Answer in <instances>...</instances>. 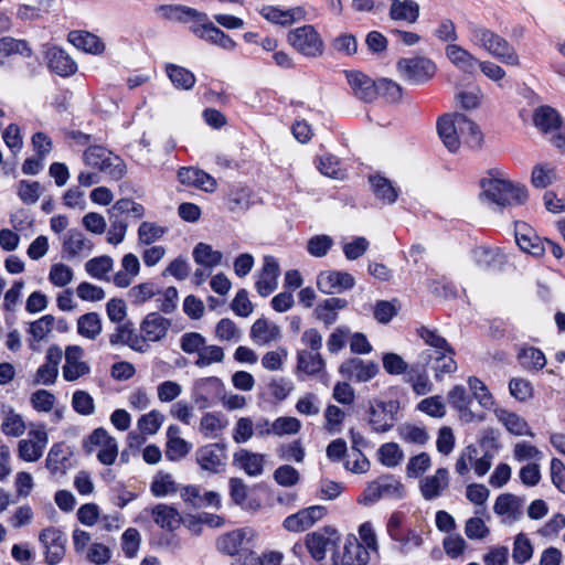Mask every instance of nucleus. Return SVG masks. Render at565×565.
<instances>
[{"mask_svg":"<svg viewBox=\"0 0 565 565\" xmlns=\"http://www.w3.org/2000/svg\"><path fill=\"white\" fill-rule=\"evenodd\" d=\"M157 12L160 17L170 21L190 22V31L201 40L218 45L224 50H233L235 47V42L222 30L209 22L205 13L199 12L193 8L181 4H166L160 6Z\"/></svg>","mask_w":565,"mask_h":565,"instance_id":"obj_1","label":"nucleus"},{"mask_svg":"<svg viewBox=\"0 0 565 565\" xmlns=\"http://www.w3.org/2000/svg\"><path fill=\"white\" fill-rule=\"evenodd\" d=\"M438 135L450 152H456L461 140L471 145L480 146L482 135L478 126L463 114H446L437 121Z\"/></svg>","mask_w":565,"mask_h":565,"instance_id":"obj_2","label":"nucleus"},{"mask_svg":"<svg viewBox=\"0 0 565 565\" xmlns=\"http://www.w3.org/2000/svg\"><path fill=\"white\" fill-rule=\"evenodd\" d=\"M481 198L499 207L523 205L529 199L524 184L504 179L501 174L489 173L480 180Z\"/></svg>","mask_w":565,"mask_h":565,"instance_id":"obj_3","label":"nucleus"},{"mask_svg":"<svg viewBox=\"0 0 565 565\" xmlns=\"http://www.w3.org/2000/svg\"><path fill=\"white\" fill-rule=\"evenodd\" d=\"M470 41L487 51L491 56L503 64L519 66L520 58L515 49L501 35L493 31L479 26H470Z\"/></svg>","mask_w":565,"mask_h":565,"instance_id":"obj_4","label":"nucleus"},{"mask_svg":"<svg viewBox=\"0 0 565 565\" xmlns=\"http://www.w3.org/2000/svg\"><path fill=\"white\" fill-rule=\"evenodd\" d=\"M83 449L86 454H96L98 461L110 466L118 457V443L109 433L98 427L94 429L84 440Z\"/></svg>","mask_w":565,"mask_h":565,"instance_id":"obj_5","label":"nucleus"},{"mask_svg":"<svg viewBox=\"0 0 565 565\" xmlns=\"http://www.w3.org/2000/svg\"><path fill=\"white\" fill-rule=\"evenodd\" d=\"M84 162L107 173L111 179L119 180L126 173V166L122 160L113 156L110 151L100 146H93L85 150L83 154Z\"/></svg>","mask_w":565,"mask_h":565,"instance_id":"obj_6","label":"nucleus"},{"mask_svg":"<svg viewBox=\"0 0 565 565\" xmlns=\"http://www.w3.org/2000/svg\"><path fill=\"white\" fill-rule=\"evenodd\" d=\"M289 44L308 57H318L323 53V41L312 25H303L288 33Z\"/></svg>","mask_w":565,"mask_h":565,"instance_id":"obj_7","label":"nucleus"},{"mask_svg":"<svg viewBox=\"0 0 565 565\" xmlns=\"http://www.w3.org/2000/svg\"><path fill=\"white\" fill-rule=\"evenodd\" d=\"M39 542L47 565L60 564L66 552L67 537L65 533L55 526H47L39 533Z\"/></svg>","mask_w":565,"mask_h":565,"instance_id":"obj_8","label":"nucleus"},{"mask_svg":"<svg viewBox=\"0 0 565 565\" xmlns=\"http://www.w3.org/2000/svg\"><path fill=\"white\" fill-rule=\"evenodd\" d=\"M399 409L397 401L374 399L369 407V425L375 433H386L393 428L397 418L396 414Z\"/></svg>","mask_w":565,"mask_h":565,"instance_id":"obj_9","label":"nucleus"},{"mask_svg":"<svg viewBox=\"0 0 565 565\" xmlns=\"http://www.w3.org/2000/svg\"><path fill=\"white\" fill-rule=\"evenodd\" d=\"M404 495V486L392 475H383L370 482L363 491V501L374 503L382 498L401 499Z\"/></svg>","mask_w":565,"mask_h":565,"instance_id":"obj_10","label":"nucleus"},{"mask_svg":"<svg viewBox=\"0 0 565 565\" xmlns=\"http://www.w3.org/2000/svg\"><path fill=\"white\" fill-rule=\"evenodd\" d=\"M397 70L401 76L411 83L423 84L436 73L435 63L427 57L401 58L397 62Z\"/></svg>","mask_w":565,"mask_h":565,"instance_id":"obj_11","label":"nucleus"},{"mask_svg":"<svg viewBox=\"0 0 565 565\" xmlns=\"http://www.w3.org/2000/svg\"><path fill=\"white\" fill-rule=\"evenodd\" d=\"M49 443V435L44 426L30 429L28 438L18 443V457L25 462H36L43 456Z\"/></svg>","mask_w":565,"mask_h":565,"instance_id":"obj_12","label":"nucleus"},{"mask_svg":"<svg viewBox=\"0 0 565 565\" xmlns=\"http://www.w3.org/2000/svg\"><path fill=\"white\" fill-rule=\"evenodd\" d=\"M195 461L204 471L211 473L223 472L227 461L226 445L213 443L199 447L195 451Z\"/></svg>","mask_w":565,"mask_h":565,"instance_id":"obj_13","label":"nucleus"},{"mask_svg":"<svg viewBox=\"0 0 565 565\" xmlns=\"http://www.w3.org/2000/svg\"><path fill=\"white\" fill-rule=\"evenodd\" d=\"M224 384L216 376L203 377L195 381L192 398L200 408H205L223 396Z\"/></svg>","mask_w":565,"mask_h":565,"instance_id":"obj_14","label":"nucleus"},{"mask_svg":"<svg viewBox=\"0 0 565 565\" xmlns=\"http://www.w3.org/2000/svg\"><path fill=\"white\" fill-rule=\"evenodd\" d=\"M327 514V509L322 505H311L288 515L282 526L285 530L294 533L303 532L313 526Z\"/></svg>","mask_w":565,"mask_h":565,"instance_id":"obj_15","label":"nucleus"},{"mask_svg":"<svg viewBox=\"0 0 565 565\" xmlns=\"http://www.w3.org/2000/svg\"><path fill=\"white\" fill-rule=\"evenodd\" d=\"M354 285V277L347 271L324 270L317 277V287L326 295L341 294L352 289Z\"/></svg>","mask_w":565,"mask_h":565,"instance_id":"obj_16","label":"nucleus"},{"mask_svg":"<svg viewBox=\"0 0 565 565\" xmlns=\"http://www.w3.org/2000/svg\"><path fill=\"white\" fill-rule=\"evenodd\" d=\"M254 536L255 532L250 527L236 529L218 536L216 548L222 554L234 556L244 551Z\"/></svg>","mask_w":565,"mask_h":565,"instance_id":"obj_17","label":"nucleus"},{"mask_svg":"<svg viewBox=\"0 0 565 565\" xmlns=\"http://www.w3.org/2000/svg\"><path fill=\"white\" fill-rule=\"evenodd\" d=\"M339 373L348 380L364 383L375 377L379 373V365L373 361L351 358L339 366Z\"/></svg>","mask_w":565,"mask_h":565,"instance_id":"obj_18","label":"nucleus"},{"mask_svg":"<svg viewBox=\"0 0 565 565\" xmlns=\"http://www.w3.org/2000/svg\"><path fill=\"white\" fill-rule=\"evenodd\" d=\"M339 539L338 531L332 527H324L308 533L306 535L308 552L313 559L322 561L326 557L328 548L337 545Z\"/></svg>","mask_w":565,"mask_h":565,"instance_id":"obj_19","label":"nucleus"},{"mask_svg":"<svg viewBox=\"0 0 565 565\" xmlns=\"http://www.w3.org/2000/svg\"><path fill=\"white\" fill-rule=\"evenodd\" d=\"M63 352L57 344L47 348L45 362L40 365L34 376V384L53 385L58 375V365L62 361Z\"/></svg>","mask_w":565,"mask_h":565,"instance_id":"obj_20","label":"nucleus"},{"mask_svg":"<svg viewBox=\"0 0 565 565\" xmlns=\"http://www.w3.org/2000/svg\"><path fill=\"white\" fill-rule=\"evenodd\" d=\"M109 342L113 345H127L139 353H146L150 349V344L146 343L142 333L137 332L131 322L119 324L115 332L110 334Z\"/></svg>","mask_w":565,"mask_h":565,"instance_id":"obj_21","label":"nucleus"},{"mask_svg":"<svg viewBox=\"0 0 565 565\" xmlns=\"http://www.w3.org/2000/svg\"><path fill=\"white\" fill-rule=\"evenodd\" d=\"M72 451L70 447L63 443L54 444L47 452L45 467L50 471L52 478H63L67 470L72 468Z\"/></svg>","mask_w":565,"mask_h":565,"instance_id":"obj_22","label":"nucleus"},{"mask_svg":"<svg viewBox=\"0 0 565 565\" xmlns=\"http://www.w3.org/2000/svg\"><path fill=\"white\" fill-rule=\"evenodd\" d=\"M279 265L274 256L267 255L263 259V267L257 274L255 287L262 297H267L278 286Z\"/></svg>","mask_w":565,"mask_h":565,"instance_id":"obj_23","label":"nucleus"},{"mask_svg":"<svg viewBox=\"0 0 565 565\" xmlns=\"http://www.w3.org/2000/svg\"><path fill=\"white\" fill-rule=\"evenodd\" d=\"M455 351L451 348V352L431 353V350H424L419 354L420 362L431 363V370L434 371L435 379L443 381L444 375L451 374L457 371V362L454 359Z\"/></svg>","mask_w":565,"mask_h":565,"instance_id":"obj_24","label":"nucleus"},{"mask_svg":"<svg viewBox=\"0 0 565 565\" xmlns=\"http://www.w3.org/2000/svg\"><path fill=\"white\" fill-rule=\"evenodd\" d=\"M83 349L78 345H68L65 349V364L63 365V377L67 382H74L89 373V365L82 360Z\"/></svg>","mask_w":565,"mask_h":565,"instance_id":"obj_25","label":"nucleus"},{"mask_svg":"<svg viewBox=\"0 0 565 565\" xmlns=\"http://www.w3.org/2000/svg\"><path fill=\"white\" fill-rule=\"evenodd\" d=\"M171 328V320L158 312L148 313L140 323V332L146 343L159 342L166 338Z\"/></svg>","mask_w":565,"mask_h":565,"instance_id":"obj_26","label":"nucleus"},{"mask_svg":"<svg viewBox=\"0 0 565 565\" xmlns=\"http://www.w3.org/2000/svg\"><path fill=\"white\" fill-rule=\"evenodd\" d=\"M353 95L363 102H373L377 97L376 82L360 71L344 72Z\"/></svg>","mask_w":565,"mask_h":565,"instance_id":"obj_27","label":"nucleus"},{"mask_svg":"<svg viewBox=\"0 0 565 565\" xmlns=\"http://www.w3.org/2000/svg\"><path fill=\"white\" fill-rule=\"evenodd\" d=\"M449 487V471L446 468H438L434 475L426 476L419 481L422 497L431 501L444 494Z\"/></svg>","mask_w":565,"mask_h":565,"instance_id":"obj_28","label":"nucleus"},{"mask_svg":"<svg viewBox=\"0 0 565 565\" xmlns=\"http://www.w3.org/2000/svg\"><path fill=\"white\" fill-rule=\"evenodd\" d=\"M515 242L523 252L535 257L542 256L546 250L545 239L539 237L534 230L525 223H516Z\"/></svg>","mask_w":565,"mask_h":565,"instance_id":"obj_29","label":"nucleus"},{"mask_svg":"<svg viewBox=\"0 0 565 565\" xmlns=\"http://www.w3.org/2000/svg\"><path fill=\"white\" fill-rule=\"evenodd\" d=\"M522 500L511 493L500 494L494 502L493 511L504 523L512 524L523 514Z\"/></svg>","mask_w":565,"mask_h":565,"instance_id":"obj_30","label":"nucleus"},{"mask_svg":"<svg viewBox=\"0 0 565 565\" xmlns=\"http://www.w3.org/2000/svg\"><path fill=\"white\" fill-rule=\"evenodd\" d=\"M265 455L241 448L233 455V466L243 470L249 477H258L263 473Z\"/></svg>","mask_w":565,"mask_h":565,"instance_id":"obj_31","label":"nucleus"},{"mask_svg":"<svg viewBox=\"0 0 565 565\" xmlns=\"http://www.w3.org/2000/svg\"><path fill=\"white\" fill-rule=\"evenodd\" d=\"M45 58L49 68L60 76H71L77 71L75 61L60 47L53 46L47 49Z\"/></svg>","mask_w":565,"mask_h":565,"instance_id":"obj_32","label":"nucleus"},{"mask_svg":"<svg viewBox=\"0 0 565 565\" xmlns=\"http://www.w3.org/2000/svg\"><path fill=\"white\" fill-rule=\"evenodd\" d=\"M373 553L359 543V539L348 535L340 563L335 565H366Z\"/></svg>","mask_w":565,"mask_h":565,"instance_id":"obj_33","label":"nucleus"},{"mask_svg":"<svg viewBox=\"0 0 565 565\" xmlns=\"http://www.w3.org/2000/svg\"><path fill=\"white\" fill-rule=\"evenodd\" d=\"M493 412L498 422L501 423L510 434L514 436L534 437V433L531 430L527 422L516 413L502 407H497Z\"/></svg>","mask_w":565,"mask_h":565,"instance_id":"obj_34","label":"nucleus"},{"mask_svg":"<svg viewBox=\"0 0 565 565\" xmlns=\"http://www.w3.org/2000/svg\"><path fill=\"white\" fill-rule=\"evenodd\" d=\"M1 433L8 437L19 438L24 435L26 424L21 414L11 406L3 405L0 411Z\"/></svg>","mask_w":565,"mask_h":565,"instance_id":"obj_35","label":"nucleus"},{"mask_svg":"<svg viewBox=\"0 0 565 565\" xmlns=\"http://www.w3.org/2000/svg\"><path fill=\"white\" fill-rule=\"evenodd\" d=\"M228 425L227 419L222 413H204L199 423V433L207 439H216L222 436Z\"/></svg>","mask_w":565,"mask_h":565,"instance_id":"obj_36","label":"nucleus"},{"mask_svg":"<svg viewBox=\"0 0 565 565\" xmlns=\"http://www.w3.org/2000/svg\"><path fill=\"white\" fill-rule=\"evenodd\" d=\"M280 337V328L265 318L257 319L250 328V338L258 345L269 344L279 340Z\"/></svg>","mask_w":565,"mask_h":565,"instance_id":"obj_37","label":"nucleus"},{"mask_svg":"<svg viewBox=\"0 0 565 565\" xmlns=\"http://www.w3.org/2000/svg\"><path fill=\"white\" fill-rule=\"evenodd\" d=\"M92 249L93 243L77 230H71L64 236L63 253L67 255V258H75L84 254L87 255Z\"/></svg>","mask_w":565,"mask_h":565,"instance_id":"obj_38","label":"nucleus"},{"mask_svg":"<svg viewBox=\"0 0 565 565\" xmlns=\"http://www.w3.org/2000/svg\"><path fill=\"white\" fill-rule=\"evenodd\" d=\"M260 15L267 21L281 25H289L303 17L301 8L282 10L274 6H264L259 10Z\"/></svg>","mask_w":565,"mask_h":565,"instance_id":"obj_39","label":"nucleus"},{"mask_svg":"<svg viewBox=\"0 0 565 565\" xmlns=\"http://www.w3.org/2000/svg\"><path fill=\"white\" fill-rule=\"evenodd\" d=\"M140 273V263L138 257L132 254H126L121 259V269L113 278L115 286L119 288L128 287Z\"/></svg>","mask_w":565,"mask_h":565,"instance_id":"obj_40","label":"nucleus"},{"mask_svg":"<svg viewBox=\"0 0 565 565\" xmlns=\"http://www.w3.org/2000/svg\"><path fill=\"white\" fill-rule=\"evenodd\" d=\"M348 306V301L343 298L331 297L324 299L315 308L316 318L326 326H331L338 319V312Z\"/></svg>","mask_w":565,"mask_h":565,"instance_id":"obj_41","label":"nucleus"},{"mask_svg":"<svg viewBox=\"0 0 565 565\" xmlns=\"http://www.w3.org/2000/svg\"><path fill=\"white\" fill-rule=\"evenodd\" d=\"M326 362L321 354L316 351L300 350L297 353L296 373H305L313 376L323 371Z\"/></svg>","mask_w":565,"mask_h":565,"instance_id":"obj_42","label":"nucleus"},{"mask_svg":"<svg viewBox=\"0 0 565 565\" xmlns=\"http://www.w3.org/2000/svg\"><path fill=\"white\" fill-rule=\"evenodd\" d=\"M446 56L456 67L465 73L472 74L477 68L478 60L459 45H447Z\"/></svg>","mask_w":565,"mask_h":565,"instance_id":"obj_43","label":"nucleus"},{"mask_svg":"<svg viewBox=\"0 0 565 565\" xmlns=\"http://www.w3.org/2000/svg\"><path fill=\"white\" fill-rule=\"evenodd\" d=\"M390 17L392 20L412 24L419 17V6L413 0H393L390 7Z\"/></svg>","mask_w":565,"mask_h":565,"instance_id":"obj_44","label":"nucleus"},{"mask_svg":"<svg viewBox=\"0 0 565 565\" xmlns=\"http://www.w3.org/2000/svg\"><path fill=\"white\" fill-rule=\"evenodd\" d=\"M534 125L544 134L554 132L562 122L558 111L550 106H541L533 115Z\"/></svg>","mask_w":565,"mask_h":565,"instance_id":"obj_45","label":"nucleus"},{"mask_svg":"<svg viewBox=\"0 0 565 565\" xmlns=\"http://www.w3.org/2000/svg\"><path fill=\"white\" fill-rule=\"evenodd\" d=\"M558 180L556 167L548 162L537 163L531 173V184L536 189H546Z\"/></svg>","mask_w":565,"mask_h":565,"instance_id":"obj_46","label":"nucleus"},{"mask_svg":"<svg viewBox=\"0 0 565 565\" xmlns=\"http://www.w3.org/2000/svg\"><path fill=\"white\" fill-rule=\"evenodd\" d=\"M70 42L87 53L99 54L105 45L98 36L86 31H73L68 34Z\"/></svg>","mask_w":565,"mask_h":565,"instance_id":"obj_47","label":"nucleus"},{"mask_svg":"<svg viewBox=\"0 0 565 565\" xmlns=\"http://www.w3.org/2000/svg\"><path fill=\"white\" fill-rule=\"evenodd\" d=\"M168 232V227L156 222L143 221L137 230V243L139 246H150L160 241Z\"/></svg>","mask_w":565,"mask_h":565,"instance_id":"obj_48","label":"nucleus"},{"mask_svg":"<svg viewBox=\"0 0 565 565\" xmlns=\"http://www.w3.org/2000/svg\"><path fill=\"white\" fill-rule=\"evenodd\" d=\"M194 262L205 268H213L221 264L223 254L220 250H215L211 245L205 243H199L193 249Z\"/></svg>","mask_w":565,"mask_h":565,"instance_id":"obj_49","label":"nucleus"},{"mask_svg":"<svg viewBox=\"0 0 565 565\" xmlns=\"http://www.w3.org/2000/svg\"><path fill=\"white\" fill-rule=\"evenodd\" d=\"M153 521L162 529L174 530L180 524L179 512L167 504H157L152 509Z\"/></svg>","mask_w":565,"mask_h":565,"instance_id":"obj_50","label":"nucleus"},{"mask_svg":"<svg viewBox=\"0 0 565 565\" xmlns=\"http://www.w3.org/2000/svg\"><path fill=\"white\" fill-rule=\"evenodd\" d=\"M253 193L247 188H234L227 195V207L231 212L241 213L247 211L254 203Z\"/></svg>","mask_w":565,"mask_h":565,"instance_id":"obj_51","label":"nucleus"},{"mask_svg":"<svg viewBox=\"0 0 565 565\" xmlns=\"http://www.w3.org/2000/svg\"><path fill=\"white\" fill-rule=\"evenodd\" d=\"M55 318L52 315H45L29 324L28 332L31 335L30 348L35 350L33 342L43 341L52 331Z\"/></svg>","mask_w":565,"mask_h":565,"instance_id":"obj_52","label":"nucleus"},{"mask_svg":"<svg viewBox=\"0 0 565 565\" xmlns=\"http://www.w3.org/2000/svg\"><path fill=\"white\" fill-rule=\"evenodd\" d=\"M518 359L521 365L527 371H540L546 365L544 353L534 347L520 349Z\"/></svg>","mask_w":565,"mask_h":565,"instance_id":"obj_53","label":"nucleus"},{"mask_svg":"<svg viewBox=\"0 0 565 565\" xmlns=\"http://www.w3.org/2000/svg\"><path fill=\"white\" fill-rule=\"evenodd\" d=\"M77 332L83 338L95 340L102 332V321L97 312H88L77 320Z\"/></svg>","mask_w":565,"mask_h":565,"instance_id":"obj_54","label":"nucleus"},{"mask_svg":"<svg viewBox=\"0 0 565 565\" xmlns=\"http://www.w3.org/2000/svg\"><path fill=\"white\" fill-rule=\"evenodd\" d=\"M113 267L114 260L107 255L94 257L85 264L87 274L98 280H109L108 274L111 271Z\"/></svg>","mask_w":565,"mask_h":565,"instance_id":"obj_55","label":"nucleus"},{"mask_svg":"<svg viewBox=\"0 0 565 565\" xmlns=\"http://www.w3.org/2000/svg\"><path fill=\"white\" fill-rule=\"evenodd\" d=\"M377 459L383 466L394 468L404 459V451L396 443H385L377 450Z\"/></svg>","mask_w":565,"mask_h":565,"instance_id":"obj_56","label":"nucleus"},{"mask_svg":"<svg viewBox=\"0 0 565 565\" xmlns=\"http://www.w3.org/2000/svg\"><path fill=\"white\" fill-rule=\"evenodd\" d=\"M166 72L177 88L191 89L195 84L194 74L182 66L168 64Z\"/></svg>","mask_w":565,"mask_h":565,"instance_id":"obj_57","label":"nucleus"},{"mask_svg":"<svg viewBox=\"0 0 565 565\" xmlns=\"http://www.w3.org/2000/svg\"><path fill=\"white\" fill-rule=\"evenodd\" d=\"M406 381L412 385L416 395H426L433 391V383L427 373L417 366H413L407 371Z\"/></svg>","mask_w":565,"mask_h":565,"instance_id":"obj_58","label":"nucleus"},{"mask_svg":"<svg viewBox=\"0 0 565 565\" xmlns=\"http://www.w3.org/2000/svg\"><path fill=\"white\" fill-rule=\"evenodd\" d=\"M370 182L373 192L379 200H382L387 204H392L396 201L398 195L397 190L387 179L380 175H374L370 178Z\"/></svg>","mask_w":565,"mask_h":565,"instance_id":"obj_59","label":"nucleus"},{"mask_svg":"<svg viewBox=\"0 0 565 565\" xmlns=\"http://www.w3.org/2000/svg\"><path fill=\"white\" fill-rule=\"evenodd\" d=\"M480 513L481 511L477 509L476 515L469 518L465 523V534L469 540L481 541L490 534V529L486 521L478 515Z\"/></svg>","mask_w":565,"mask_h":565,"instance_id":"obj_60","label":"nucleus"},{"mask_svg":"<svg viewBox=\"0 0 565 565\" xmlns=\"http://www.w3.org/2000/svg\"><path fill=\"white\" fill-rule=\"evenodd\" d=\"M468 385L473 394V397L478 401L480 406L486 409L493 408L495 402L493 395L488 390L487 385L478 377L470 376L468 379Z\"/></svg>","mask_w":565,"mask_h":565,"instance_id":"obj_61","label":"nucleus"},{"mask_svg":"<svg viewBox=\"0 0 565 565\" xmlns=\"http://www.w3.org/2000/svg\"><path fill=\"white\" fill-rule=\"evenodd\" d=\"M419 337L424 340V342L429 347L428 350H431V353H440V352H451V347L447 342V340L441 337L436 330H431L426 327H422L418 329Z\"/></svg>","mask_w":565,"mask_h":565,"instance_id":"obj_62","label":"nucleus"},{"mask_svg":"<svg viewBox=\"0 0 565 565\" xmlns=\"http://www.w3.org/2000/svg\"><path fill=\"white\" fill-rule=\"evenodd\" d=\"M533 545L524 533H519L514 537L512 558L516 564H524L533 556Z\"/></svg>","mask_w":565,"mask_h":565,"instance_id":"obj_63","label":"nucleus"},{"mask_svg":"<svg viewBox=\"0 0 565 565\" xmlns=\"http://www.w3.org/2000/svg\"><path fill=\"white\" fill-rule=\"evenodd\" d=\"M73 278L74 271L70 266L63 263H55L51 265L49 271V281L54 287L63 288L67 286L73 280Z\"/></svg>","mask_w":565,"mask_h":565,"instance_id":"obj_64","label":"nucleus"}]
</instances>
